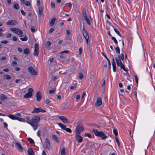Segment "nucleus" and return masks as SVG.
Returning <instances> with one entry per match:
<instances>
[{
    "instance_id": "393cba45",
    "label": "nucleus",
    "mask_w": 155,
    "mask_h": 155,
    "mask_svg": "<svg viewBox=\"0 0 155 155\" xmlns=\"http://www.w3.org/2000/svg\"><path fill=\"white\" fill-rule=\"evenodd\" d=\"M66 154L65 151V148L63 147L62 148L61 150V155H65Z\"/></svg>"
},
{
    "instance_id": "5701e85b",
    "label": "nucleus",
    "mask_w": 155,
    "mask_h": 155,
    "mask_svg": "<svg viewBox=\"0 0 155 155\" xmlns=\"http://www.w3.org/2000/svg\"><path fill=\"white\" fill-rule=\"evenodd\" d=\"M56 20V18H52L49 23V25L50 26H52L54 24Z\"/></svg>"
},
{
    "instance_id": "423d86ee",
    "label": "nucleus",
    "mask_w": 155,
    "mask_h": 155,
    "mask_svg": "<svg viewBox=\"0 0 155 155\" xmlns=\"http://www.w3.org/2000/svg\"><path fill=\"white\" fill-rule=\"evenodd\" d=\"M10 30L14 33L19 35H21L23 34L22 31L19 28H10Z\"/></svg>"
},
{
    "instance_id": "a878e982",
    "label": "nucleus",
    "mask_w": 155,
    "mask_h": 155,
    "mask_svg": "<svg viewBox=\"0 0 155 155\" xmlns=\"http://www.w3.org/2000/svg\"><path fill=\"white\" fill-rule=\"evenodd\" d=\"M24 4L25 6L28 7L30 6L31 5V3L28 1H27L25 2H24Z\"/></svg>"
},
{
    "instance_id": "6ab92c4d",
    "label": "nucleus",
    "mask_w": 155,
    "mask_h": 155,
    "mask_svg": "<svg viewBox=\"0 0 155 155\" xmlns=\"http://www.w3.org/2000/svg\"><path fill=\"white\" fill-rule=\"evenodd\" d=\"M28 155H35L34 152L31 148H29L28 149Z\"/></svg>"
},
{
    "instance_id": "bf43d9fd",
    "label": "nucleus",
    "mask_w": 155,
    "mask_h": 155,
    "mask_svg": "<svg viewBox=\"0 0 155 155\" xmlns=\"http://www.w3.org/2000/svg\"><path fill=\"white\" fill-rule=\"evenodd\" d=\"M21 12L23 15H26L25 12L22 9H21Z\"/></svg>"
},
{
    "instance_id": "774afa93",
    "label": "nucleus",
    "mask_w": 155,
    "mask_h": 155,
    "mask_svg": "<svg viewBox=\"0 0 155 155\" xmlns=\"http://www.w3.org/2000/svg\"><path fill=\"white\" fill-rule=\"evenodd\" d=\"M35 49H38V45L37 44H35L34 45Z\"/></svg>"
},
{
    "instance_id": "c85d7f7f",
    "label": "nucleus",
    "mask_w": 155,
    "mask_h": 155,
    "mask_svg": "<svg viewBox=\"0 0 155 155\" xmlns=\"http://www.w3.org/2000/svg\"><path fill=\"white\" fill-rule=\"evenodd\" d=\"M24 53L25 54H28L29 53V50L28 48L25 49L24 50Z\"/></svg>"
},
{
    "instance_id": "9b49d317",
    "label": "nucleus",
    "mask_w": 155,
    "mask_h": 155,
    "mask_svg": "<svg viewBox=\"0 0 155 155\" xmlns=\"http://www.w3.org/2000/svg\"><path fill=\"white\" fill-rule=\"evenodd\" d=\"M93 131L96 136L100 137L101 136L103 132L102 131H99L96 129H93Z\"/></svg>"
},
{
    "instance_id": "f257e3e1",
    "label": "nucleus",
    "mask_w": 155,
    "mask_h": 155,
    "mask_svg": "<svg viewBox=\"0 0 155 155\" xmlns=\"http://www.w3.org/2000/svg\"><path fill=\"white\" fill-rule=\"evenodd\" d=\"M40 120V117L38 116L33 117L31 120L30 125L33 127L34 130L37 128V123L39 122Z\"/></svg>"
},
{
    "instance_id": "2f4dec72",
    "label": "nucleus",
    "mask_w": 155,
    "mask_h": 155,
    "mask_svg": "<svg viewBox=\"0 0 155 155\" xmlns=\"http://www.w3.org/2000/svg\"><path fill=\"white\" fill-rule=\"evenodd\" d=\"M28 37L26 35H25L24 38H21L20 40L22 41H25L27 40Z\"/></svg>"
},
{
    "instance_id": "680f3d73",
    "label": "nucleus",
    "mask_w": 155,
    "mask_h": 155,
    "mask_svg": "<svg viewBox=\"0 0 155 155\" xmlns=\"http://www.w3.org/2000/svg\"><path fill=\"white\" fill-rule=\"evenodd\" d=\"M135 78L136 80V83L138 84V78L137 77V76L136 75H135Z\"/></svg>"
},
{
    "instance_id": "f3484780",
    "label": "nucleus",
    "mask_w": 155,
    "mask_h": 155,
    "mask_svg": "<svg viewBox=\"0 0 155 155\" xmlns=\"http://www.w3.org/2000/svg\"><path fill=\"white\" fill-rule=\"evenodd\" d=\"M102 99L101 97H98L97 101L95 103V105L97 106H99L102 104Z\"/></svg>"
},
{
    "instance_id": "dca6fc26",
    "label": "nucleus",
    "mask_w": 155,
    "mask_h": 155,
    "mask_svg": "<svg viewBox=\"0 0 155 155\" xmlns=\"http://www.w3.org/2000/svg\"><path fill=\"white\" fill-rule=\"evenodd\" d=\"M15 147L20 152H22L23 151V148L21 145L18 143H16L15 144Z\"/></svg>"
},
{
    "instance_id": "0eeeda50",
    "label": "nucleus",
    "mask_w": 155,
    "mask_h": 155,
    "mask_svg": "<svg viewBox=\"0 0 155 155\" xmlns=\"http://www.w3.org/2000/svg\"><path fill=\"white\" fill-rule=\"evenodd\" d=\"M28 72L32 75H37L38 74L37 73L32 67L30 66L28 67Z\"/></svg>"
},
{
    "instance_id": "3c124183",
    "label": "nucleus",
    "mask_w": 155,
    "mask_h": 155,
    "mask_svg": "<svg viewBox=\"0 0 155 155\" xmlns=\"http://www.w3.org/2000/svg\"><path fill=\"white\" fill-rule=\"evenodd\" d=\"M72 63L74 65H76L77 63L74 60V58H72Z\"/></svg>"
},
{
    "instance_id": "20e7f679",
    "label": "nucleus",
    "mask_w": 155,
    "mask_h": 155,
    "mask_svg": "<svg viewBox=\"0 0 155 155\" xmlns=\"http://www.w3.org/2000/svg\"><path fill=\"white\" fill-rule=\"evenodd\" d=\"M58 124L61 127L63 130H65L67 132L71 133L72 132L71 130L69 128H67L65 125L61 123H58Z\"/></svg>"
},
{
    "instance_id": "473e14b6",
    "label": "nucleus",
    "mask_w": 155,
    "mask_h": 155,
    "mask_svg": "<svg viewBox=\"0 0 155 155\" xmlns=\"http://www.w3.org/2000/svg\"><path fill=\"white\" fill-rule=\"evenodd\" d=\"M24 119V121L23 122L26 121L27 123L30 124V123H31V120H30V119L29 117H27L26 118V120Z\"/></svg>"
},
{
    "instance_id": "39448f33",
    "label": "nucleus",
    "mask_w": 155,
    "mask_h": 155,
    "mask_svg": "<svg viewBox=\"0 0 155 155\" xmlns=\"http://www.w3.org/2000/svg\"><path fill=\"white\" fill-rule=\"evenodd\" d=\"M83 34L84 38L86 40L87 44H88V39L89 38L88 33L84 27L83 28Z\"/></svg>"
},
{
    "instance_id": "c756f323",
    "label": "nucleus",
    "mask_w": 155,
    "mask_h": 155,
    "mask_svg": "<svg viewBox=\"0 0 155 155\" xmlns=\"http://www.w3.org/2000/svg\"><path fill=\"white\" fill-rule=\"evenodd\" d=\"M102 140H105L107 138V137L103 132L101 135V137Z\"/></svg>"
},
{
    "instance_id": "e433bc0d",
    "label": "nucleus",
    "mask_w": 155,
    "mask_h": 155,
    "mask_svg": "<svg viewBox=\"0 0 155 155\" xmlns=\"http://www.w3.org/2000/svg\"><path fill=\"white\" fill-rule=\"evenodd\" d=\"M4 78H5L7 80H9L11 79L10 76L8 74L5 75L4 76Z\"/></svg>"
},
{
    "instance_id": "72a5a7b5",
    "label": "nucleus",
    "mask_w": 155,
    "mask_h": 155,
    "mask_svg": "<svg viewBox=\"0 0 155 155\" xmlns=\"http://www.w3.org/2000/svg\"><path fill=\"white\" fill-rule=\"evenodd\" d=\"M83 16L84 19L87 18V16L86 12L85 9H83Z\"/></svg>"
},
{
    "instance_id": "a19ab883",
    "label": "nucleus",
    "mask_w": 155,
    "mask_h": 155,
    "mask_svg": "<svg viewBox=\"0 0 155 155\" xmlns=\"http://www.w3.org/2000/svg\"><path fill=\"white\" fill-rule=\"evenodd\" d=\"M78 40L80 42L82 43L83 41V40L82 39L80 35L78 36Z\"/></svg>"
},
{
    "instance_id": "13d9d810",
    "label": "nucleus",
    "mask_w": 155,
    "mask_h": 155,
    "mask_svg": "<svg viewBox=\"0 0 155 155\" xmlns=\"http://www.w3.org/2000/svg\"><path fill=\"white\" fill-rule=\"evenodd\" d=\"M31 31H32V32H35L36 31L34 27L33 26H32L31 27Z\"/></svg>"
},
{
    "instance_id": "aec40b11",
    "label": "nucleus",
    "mask_w": 155,
    "mask_h": 155,
    "mask_svg": "<svg viewBox=\"0 0 155 155\" xmlns=\"http://www.w3.org/2000/svg\"><path fill=\"white\" fill-rule=\"evenodd\" d=\"M38 14L41 16L43 14V8L41 6H39L38 9Z\"/></svg>"
},
{
    "instance_id": "052dcab7",
    "label": "nucleus",
    "mask_w": 155,
    "mask_h": 155,
    "mask_svg": "<svg viewBox=\"0 0 155 155\" xmlns=\"http://www.w3.org/2000/svg\"><path fill=\"white\" fill-rule=\"evenodd\" d=\"M66 33L68 35H70V32L69 30L67 29L66 30Z\"/></svg>"
},
{
    "instance_id": "338daca9",
    "label": "nucleus",
    "mask_w": 155,
    "mask_h": 155,
    "mask_svg": "<svg viewBox=\"0 0 155 155\" xmlns=\"http://www.w3.org/2000/svg\"><path fill=\"white\" fill-rule=\"evenodd\" d=\"M54 31V29L53 28H51L49 31V33H52Z\"/></svg>"
},
{
    "instance_id": "9d476101",
    "label": "nucleus",
    "mask_w": 155,
    "mask_h": 155,
    "mask_svg": "<svg viewBox=\"0 0 155 155\" xmlns=\"http://www.w3.org/2000/svg\"><path fill=\"white\" fill-rule=\"evenodd\" d=\"M46 111L45 110H44L41 109L40 107L36 108L35 107L34 108L33 111L32 112V113H38V112H44Z\"/></svg>"
},
{
    "instance_id": "4be33fe9",
    "label": "nucleus",
    "mask_w": 155,
    "mask_h": 155,
    "mask_svg": "<svg viewBox=\"0 0 155 155\" xmlns=\"http://www.w3.org/2000/svg\"><path fill=\"white\" fill-rule=\"evenodd\" d=\"M118 58L119 61H121V60H124V56L123 53H121L120 54L118 55Z\"/></svg>"
},
{
    "instance_id": "c9c22d12",
    "label": "nucleus",
    "mask_w": 155,
    "mask_h": 155,
    "mask_svg": "<svg viewBox=\"0 0 155 155\" xmlns=\"http://www.w3.org/2000/svg\"><path fill=\"white\" fill-rule=\"evenodd\" d=\"M66 41L68 44H71L72 42V40L69 37L66 38Z\"/></svg>"
},
{
    "instance_id": "49530a36",
    "label": "nucleus",
    "mask_w": 155,
    "mask_h": 155,
    "mask_svg": "<svg viewBox=\"0 0 155 155\" xmlns=\"http://www.w3.org/2000/svg\"><path fill=\"white\" fill-rule=\"evenodd\" d=\"M84 135L85 136L88 137L89 138H91L92 137L91 134L89 133H85L84 134Z\"/></svg>"
},
{
    "instance_id": "7c9ffc66",
    "label": "nucleus",
    "mask_w": 155,
    "mask_h": 155,
    "mask_svg": "<svg viewBox=\"0 0 155 155\" xmlns=\"http://www.w3.org/2000/svg\"><path fill=\"white\" fill-rule=\"evenodd\" d=\"M53 138L54 140H55L56 142H58L59 140L58 138L55 135H52Z\"/></svg>"
},
{
    "instance_id": "864d4df0",
    "label": "nucleus",
    "mask_w": 155,
    "mask_h": 155,
    "mask_svg": "<svg viewBox=\"0 0 155 155\" xmlns=\"http://www.w3.org/2000/svg\"><path fill=\"white\" fill-rule=\"evenodd\" d=\"M123 70L125 71L126 72V73L124 74H126L127 76L129 77L130 75L128 73L127 70V69H126L125 68L123 69Z\"/></svg>"
},
{
    "instance_id": "4468645a",
    "label": "nucleus",
    "mask_w": 155,
    "mask_h": 155,
    "mask_svg": "<svg viewBox=\"0 0 155 155\" xmlns=\"http://www.w3.org/2000/svg\"><path fill=\"white\" fill-rule=\"evenodd\" d=\"M18 23V22L15 20H11L8 21L6 23V25H15L17 24Z\"/></svg>"
},
{
    "instance_id": "6e6552de",
    "label": "nucleus",
    "mask_w": 155,
    "mask_h": 155,
    "mask_svg": "<svg viewBox=\"0 0 155 155\" xmlns=\"http://www.w3.org/2000/svg\"><path fill=\"white\" fill-rule=\"evenodd\" d=\"M8 117L11 119L13 120H17L21 121H24V119L23 118L17 117L15 116L12 114H10Z\"/></svg>"
},
{
    "instance_id": "1a4fd4ad",
    "label": "nucleus",
    "mask_w": 155,
    "mask_h": 155,
    "mask_svg": "<svg viewBox=\"0 0 155 155\" xmlns=\"http://www.w3.org/2000/svg\"><path fill=\"white\" fill-rule=\"evenodd\" d=\"M80 134L75 133V137L78 143L81 142L83 141V138L80 136Z\"/></svg>"
},
{
    "instance_id": "f8f14e48",
    "label": "nucleus",
    "mask_w": 155,
    "mask_h": 155,
    "mask_svg": "<svg viewBox=\"0 0 155 155\" xmlns=\"http://www.w3.org/2000/svg\"><path fill=\"white\" fill-rule=\"evenodd\" d=\"M59 118L61 120L64 124H68L69 121L67 118L65 117L60 116Z\"/></svg>"
},
{
    "instance_id": "ea45409f",
    "label": "nucleus",
    "mask_w": 155,
    "mask_h": 155,
    "mask_svg": "<svg viewBox=\"0 0 155 155\" xmlns=\"http://www.w3.org/2000/svg\"><path fill=\"white\" fill-rule=\"evenodd\" d=\"M85 20L88 25H91L90 21L89 20V19L87 18H85Z\"/></svg>"
},
{
    "instance_id": "09e8293b",
    "label": "nucleus",
    "mask_w": 155,
    "mask_h": 155,
    "mask_svg": "<svg viewBox=\"0 0 155 155\" xmlns=\"http://www.w3.org/2000/svg\"><path fill=\"white\" fill-rule=\"evenodd\" d=\"M51 6L52 8H55V5L54 3L52 2H51Z\"/></svg>"
},
{
    "instance_id": "a18cd8bd",
    "label": "nucleus",
    "mask_w": 155,
    "mask_h": 155,
    "mask_svg": "<svg viewBox=\"0 0 155 155\" xmlns=\"http://www.w3.org/2000/svg\"><path fill=\"white\" fill-rule=\"evenodd\" d=\"M79 78L80 79L82 80L84 78V75L82 73H80L79 74Z\"/></svg>"
},
{
    "instance_id": "79ce46f5",
    "label": "nucleus",
    "mask_w": 155,
    "mask_h": 155,
    "mask_svg": "<svg viewBox=\"0 0 155 155\" xmlns=\"http://www.w3.org/2000/svg\"><path fill=\"white\" fill-rule=\"evenodd\" d=\"M56 88H54L53 89L50 90L49 91V93L50 94H53L56 91Z\"/></svg>"
},
{
    "instance_id": "bb28decb",
    "label": "nucleus",
    "mask_w": 155,
    "mask_h": 155,
    "mask_svg": "<svg viewBox=\"0 0 155 155\" xmlns=\"http://www.w3.org/2000/svg\"><path fill=\"white\" fill-rule=\"evenodd\" d=\"M38 49H35L33 54L34 56H38Z\"/></svg>"
},
{
    "instance_id": "b1692460",
    "label": "nucleus",
    "mask_w": 155,
    "mask_h": 155,
    "mask_svg": "<svg viewBox=\"0 0 155 155\" xmlns=\"http://www.w3.org/2000/svg\"><path fill=\"white\" fill-rule=\"evenodd\" d=\"M1 100L2 101H3L5 99H8V97L4 94H1Z\"/></svg>"
},
{
    "instance_id": "4c0bfd02",
    "label": "nucleus",
    "mask_w": 155,
    "mask_h": 155,
    "mask_svg": "<svg viewBox=\"0 0 155 155\" xmlns=\"http://www.w3.org/2000/svg\"><path fill=\"white\" fill-rule=\"evenodd\" d=\"M28 139L30 143L31 144H34L35 143L34 141L31 138H28Z\"/></svg>"
},
{
    "instance_id": "de8ad7c7",
    "label": "nucleus",
    "mask_w": 155,
    "mask_h": 155,
    "mask_svg": "<svg viewBox=\"0 0 155 155\" xmlns=\"http://www.w3.org/2000/svg\"><path fill=\"white\" fill-rule=\"evenodd\" d=\"M113 133L115 134V135L117 136L118 135V133L116 130L115 129H114L113 130Z\"/></svg>"
},
{
    "instance_id": "4d7b16f0",
    "label": "nucleus",
    "mask_w": 155,
    "mask_h": 155,
    "mask_svg": "<svg viewBox=\"0 0 155 155\" xmlns=\"http://www.w3.org/2000/svg\"><path fill=\"white\" fill-rule=\"evenodd\" d=\"M115 138V139L116 140V141L118 144V146L119 147L120 146V143H119V140H118V138H117V137H116Z\"/></svg>"
},
{
    "instance_id": "0e129e2a",
    "label": "nucleus",
    "mask_w": 155,
    "mask_h": 155,
    "mask_svg": "<svg viewBox=\"0 0 155 155\" xmlns=\"http://www.w3.org/2000/svg\"><path fill=\"white\" fill-rule=\"evenodd\" d=\"M102 54L105 57V58L108 61H110L109 59L107 58V57L104 54V53L103 52L102 53Z\"/></svg>"
},
{
    "instance_id": "2eb2a0df",
    "label": "nucleus",
    "mask_w": 155,
    "mask_h": 155,
    "mask_svg": "<svg viewBox=\"0 0 155 155\" xmlns=\"http://www.w3.org/2000/svg\"><path fill=\"white\" fill-rule=\"evenodd\" d=\"M36 96L37 101H40L41 99L42 96L41 93L40 91H38L36 93Z\"/></svg>"
},
{
    "instance_id": "69168bd1",
    "label": "nucleus",
    "mask_w": 155,
    "mask_h": 155,
    "mask_svg": "<svg viewBox=\"0 0 155 155\" xmlns=\"http://www.w3.org/2000/svg\"><path fill=\"white\" fill-rule=\"evenodd\" d=\"M12 36V35L11 34L8 33L6 35V37L7 38H10Z\"/></svg>"
},
{
    "instance_id": "6e6d98bb",
    "label": "nucleus",
    "mask_w": 155,
    "mask_h": 155,
    "mask_svg": "<svg viewBox=\"0 0 155 155\" xmlns=\"http://www.w3.org/2000/svg\"><path fill=\"white\" fill-rule=\"evenodd\" d=\"M1 43L2 44H7L8 43V41L7 40H3L1 41Z\"/></svg>"
},
{
    "instance_id": "a211bd4d",
    "label": "nucleus",
    "mask_w": 155,
    "mask_h": 155,
    "mask_svg": "<svg viewBox=\"0 0 155 155\" xmlns=\"http://www.w3.org/2000/svg\"><path fill=\"white\" fill-rule=\"evenodd\" d=\"M115 60L117 66L118 67H120L121 65H122V64H123L121 61L119 60L117 58H115Z\"/></svg>"
},
{
    "instance_id": "5fc2aeb1",
    "label": "nucleus",
    "mask_w": 155,
    "mask_h": 155,
    "mask_svg": "<svg viewBox=\"0 0 155 155\" xmlns=\"http://www.w3.org/2000/svg\"><path fill=\"white\" fill-rule=\"evenodd\" d=\"M41 133V131L40 130H39L38 131L37 134V135H38V136L40 137V140H41V138L40 137Z\"/></svg>"
},
{
    "instance_id": "37998d69",
    "label": "nucleus",
    "mask_w": 155,
    "mask_h": 155,
    "mask_svg": "<svg viewBox=\"0 0 155 155\" xmlns=\"http://www.w3.org/2000/svg\"><path fill=\"white\" fill-rule=\"evenodd\" d=\"M114 31L116 32L119 36H121V35L120 32L115 28H114Z\"/></svg>"
},
{
    "instance_id": "c03bdc74",
    "label": "nucleus",
    "mask_w": 155,
    "mask_h": 155,
    "mask_svg": "<svg viewBox=\"0 0 155 155\" xmlns=\"http://www.w3.org/2000/svg\"><path fill=\"white\" fill-rule=\"evenodd\" d=\"M51 102V101L50 100L48 99H47L45 102V103L47 104H49Z\"/></svg>"
},
{
    "instance_id": "ddd939ff",
    "label": "nucleus",
    "mask_w": 155,
    "mask_h": 155,
    "mask_svg": "<svg viewBox=\"0 0 155 155\" xmlns=\"http://www.w3.org/2000/svg\"><path fill=\"white\" fill-rule=\"evenodd\" d=\"M45 143L46 149L48 150H50L51 143L49 140L47 138H46L45 139Z\"/></svg>"
},
{
    "instance_id": "412c9836",
    "label": "nucleus",
    "mask_w": 155,
    "mask_h": 155,
    "mask_svg": "<svg viewBox=\"0 0 155 155\" xmlns=\"http://www.w3.org/2000/svg\"><path fill=\"white\" fill-rule=\"evenodd\" d=\"M13 7L16 9H19V7L18 4L16 2H14L13 4Z\"/></svg>"
},
{
    "instance_id": "f704fd0d",
    "label": "nucleus",
    "mask_w": 155,
    "mask_h": 155,
    "mask_svg": "<svg viewBox=\"0 0 155 155\" xmlns=\"http://www.w3.org/2000/svg\"><path fill=\"white\" fill-rule=\"evenodd\" d=\"M115 50L116 51V53L119 54L120 53V49L118 45H117V47L115 48Z\"/></svg>"
},
{
    "instance_id": "f03ea898",
    "label": "nucleus",
    "mask_w": 155,
    "mask_h": 155,
    "mask_svg": "<svg viewBox=\"0 0 155 155\" xmlns=\"http://www.w3.org/2000/svg\"><path fill=\"white\" fill-rule=\"evenodd\" d=\"M78 125L76 127L75 130V133L80 134L83 131L84 127L81 124H77Z\"/></svg>"
},
{
    "instance_id": "7ed1b4c3",
    "label": "nucleus",
    "mask_w": 155,
    "mask_h": 155,
    "mask_svg": "<svg viewBox=\"0 0 155 155\" xmlns=\"http://www.w3.org/2000/svg\"><path fill=\"white\" fill-rule=\"evenodd\" d=\"M28 92L25 94L23 96V98H27L31 97L32 95V93L33 92V90L31 88H29L28 90Z\"/></svg>"
},
{
    "instance_id": "8fccbe9b",
    "label": "nucleus",
    "mask_w": 155,
    "mask_h": 155,
    "mask_svg": "<svg viewBox=\"0 0 155 155\" xmlns=\"http://www.w3.org/2000/svg\"><path fill=\"white\" fill-rule=\"evenodd\" d=\"M112 56V66L116 65V63L114 61V58H113V55Z\"/></svg>"
},
{
    "instance_id": "603ef678",
    "label": "nucleus",
    "mask_w": 155,
    "mask_h": 155,
    "mask_svg": "<svg viewBox=\"0 0 155 155\" xmlns=\"http://www.w3.org/2000/svg\"><path fill=\"white\" fill-rule=\"evenodd\" d=\"M64 53H67V54H69L70 53V51L68 50H65V51H62L61 53V54Z\"/></svg>"
},
{
    "instance_id": "e2e57ef3",
    "label": "nucleus",
    "mask_w": 155,
    "mask_h": 155,
    "mask_svg": "<svg viewBox=\"0 0 155 155\" xmlns=\"http://www.w3.org/2000/svg\"><path fill=\"white\" fill-rule=\"evenodd\" d=\"M12 64L13 66H16L17 65V63L15 61H13L12 62Z\"/></svg>"
},
{
    "instance_id": "cd10ccee",
    "label": "nucleus",
    "mask_w": 155,
    "mask_h": 155,
    "mask_svg": "<svg viewBox=\"0 0 155 155\" xmlns=\"http://www.w3.org/2000/svg\"><path fill=\"white\" fill-rule=\"evenodd\" d=\"M51 41H47L46 43V44H45L46 46V47L47 48H49L50 47V46L51 45Z\"/></svg>"
},
{
    "instance_id": "58836bf2",
    "label": "nucleus",
    "mask_w": 155,
    "mask_h": 155,
    "mask_svg": "<svg viewBox=\"0 0 155 155\" xmlns=\"http://www.w3.org/2000/svg\"><path fill=\"white\" fill-rule=\"evenodd\" d=\"M111 39L113 40V41L117 45L118 42H117V40H116V38L114 37H112Z\"/></svg>"
}]
</instances>
